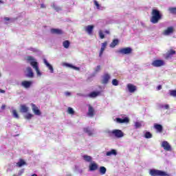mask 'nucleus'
<instances>
[{"instance_id": "9", "label": "nucleus", "mask_w": 176, "mask_h": 176, "mask_svg": "<svg viewBox=\"0 0 176 176\" xmlns=\"http://www.w3.org/2000/svg\"><path fill=\"white\" fill-rule=\"evenodd\" d=\"M126 90L129 93H135V91H137V86H135L131 83H129L126 85Z\"/></svg>"}, {"instance_id": "3", "label": "nucleus", "mask_w": 176, "mask_h": 176, "mask_svg": "<svg viewBox=\"0 0 176 176\" xmlns=\"http://www.w3.org/2000/svg\"><path fill=\"white\" fill-rule=\"evenodd\" d=\"M111 79V74L105 73L102 76L101 83L102 85H108L109 80Z\"/></svg>"}, {"instance_id": "8", "label": "nucleus", "mask_w": 176, "mask_h": 176, "mask_svg": "<svg viewBox=\"0 0 176 176\" xmlns=\"http://www.w3.org/2000/svg\"><path fill=\"white\" fill-rule=\"evenodd\" d=\"M89 171H97V170H98V164H96L94 161L90 162L89 165Z\"/></svg>"}, {"instance_id": "31", "label": "nucleus", "mask_w": 176, "mask_h": 176, "mask_svg": "<svg viewBox=\"0 0 176 176\" xmlns=\"http://www.w3.org/2000/svg\"><path fill=\"white\" fill-rule=\"evenodd\" d=\"M98 96H100V91H93L89 94V97L91 98H96V97H98Z\"/></svg>"}, {"instance_id": "23", "label": "nucleus", "mask_w": 176, "mask_h": 176, "mask_svg": "<svg viewBox=\"0 0 176 176\" xmlns=\"http://www.w3.org/2000/svg\"><path fill=\"white\" fill-rule=\"evenodd\" d=\"M16 167H23L24 166H27V162L23 159H21L18 161V162L16 164Z\"/></svg>"}, {"instance_id": "55", "label": "nucleus", "mask_w": 176, "mask_h": 176, "mask_svg": "<svg viewBox=\"0 0 176 176\" xmlns=\"http://www.w3.org/2000/svg\"><path fill=\"white\" fill-rule=\"evenodd\" d=\"M140 24H141L142 27H143L144 28H145V27H146L145 23L141 22Z\"/></svg>"}, {"instance_id": "34", "label": "nucleus", "mask_w": 176, "mask_h": 176, "mask_svg": "<svg viewBox=\"0 0 176 176\" xmlns=\"http://www.w3.org/2000/svg\"><path fill=\"white\" fill-rule=\"evenodd\" d=\"M25 119H27L28 120H30L34 118V115L31 114L30 113H28L24 116Z\"/></svg>"}, {"instance_id": "5", "label": "nucleus", "mask_w": 176, "mask_h": 176, "mask_svg": "<svg viewBox=\"0 0 176 176\" xmlns=\"http://www.w3.org/2000/svg\"><path fill=\"white\" fill-rule=\"evenodd\" d=\"M31 107L32 112L34 113V115H36V116H41L42 115V112H41L39 107L36 106L35 104L32 103Z\"/></svg>"}, {"instance_id": "42", "label": "nucleus", "mask_w": 176, "mask_h": 176, "mask_svg": "<svg viewBox=\"0 0 176 176\" xmlns=\"http://www.w3.org/2000/svg\"><path fill=\"white\" fill-rule=\"evenodd\" d=\"M144 138H152V135L150 132L146 131L144 133Z\"/></svg>"}, {"instance_id": "13", "label": "nucleus", "mask_w": 176, "mask_h": 176, "mask_svg": "<svg viewBox=\"0 0 176 176\" xmlns=\"http://www.w3.org/2000/svg\"><path fill=\"white\" fill-rule=\"evenodd\" d=\"M94 108L91 105H88L87 116L89 118H93L94 116Z\"/></svg>"}, {"instance_id": "24", "label": "nucleus", "mask_w": 176, "mask_h": 176, "mask_svg": "<svg viewBox=\"0 0 176 176\" xmlns=\"http://www.w3.org/2000/svg\"><path fill=\"white\" fill-rule=\"evenodd\" d=\"M20 111L22 113H27V112L30 111V108H28V107H27L25 104H22L21 105Z\"/></svg>"}, {"instance_id": "4", "label": "nucleus", "mask_w": 176, "mask_h": 176, "mask_svg": "<svg viewBox=\"0 0 176 176\" xmlns=\"http://www.w3.org/2000/svg\"><path fill=\"white\" fill-rule=\"evenodd\" d=\"M163 19V14L157 10H155V24H157Z\"/></svg>"}, {"instance_id": "37", "label": "nucleus", "mask_w": 176, "mask_h": 176, "mask_svg": "<svg viewBox=\"0 0 176 176\" xmlns=\"http://www.w3.org/2000/svg\"><path fill=\"white\" fill-rule=\"evenodd\" d=\"M151 23H153V24H155V9H153L152 10V16L151 19Z\"/></svg>"}, {"instance_id": "49", "label": "nucleus", "mask_w": 176, "mask_h": 176, "mask_svg": "<svg viewBox=\"0 0 176 176\" xmlns=\"http://www.w3.org/2000/svg\"><path fill=\"white\" fill-rule=\"evenodd\" d=\"M162 108H164V109H168V108H170V106L168 104H163L162 106Z\"/></svg>"}, {"instance_id": "26", "label": "nucleus", "mask_w": 176, "mask_h": 176, "mask_svg": "<svg viewBox=\"0 0 176 176\" xmlns=\"http://www.w3.org/2000/svg\"><path fill=\"white\" fill-rule=\"evenodd\" d=\"M63 65L65 67H67L68 68H72V69H75V71H79V69H80L79 67H78L76 66H74L69 63H63Z\"/></svg>"}, {"instance_id": "18", "label": "nucleus", "mask_w": 176, "mask_h": 176, "mask_svg": "<svg viewBox=\"0 0 176 176\" xmlns=\"http://www.w3.org/2000/svg\"><path fill=\"white\" fill-rule=\"evenodd\" d=\"M84 133H86L89 137L94 136V129H90V128H84Z\"/></svg>"}, {"instance_id": "54", "label": "nucleus", "mask_w": 176, "mask_h": 176, "mask_svg": "<svg viewBox=\"0 0 176 176\" xmlns=\"http://www.w3.org/2000/svg\"><path fill=\"white\" fill-rule=\"evenodd\" d=\"M30 50H31V52H36V49H35V48H30Z\"/></svg>"}, {"instance_id": "56", "label": "nucleus", "mask_w": 176, "mask_h": 176, "mask_svg": "<svg viewBox=\"0 0 176 176\" xmlns=\"http://www.w3.org/2000/svg\"><path fill=\"white\" fill-rule=\"evenodd\" d=\"M6 108V106L5 104H3L1 107V109H5Z\"/></svg>"}, {"instance_id": "12", "label": "nucleus", "mask_w": 176, "mask_h": 176, "mask_svg": "<svg viewBox=\"0 0 176 176\" xmlns=\"http://www.w3.org/2000/svg\"><path fill=\"white\" fill-rule=\"evenodd\" d=\"M43 63H44L45 65L47 67V68H48V69L50 70V72L51 74H54V69L53 68V66H52V65H50V63H49V62H47V60L43 59Z\"/></svg>"}, {"instance_id": "7", "label": "nucleus", "mask_w": 176, "mask_h": 176, "mask_svg": "<svg viewBox=\"0 0 176 176\" xmlns=\"http://www.w3.org/2000/svg\"><path fill=\"white\" fill-rule=\"evenodd\" d=\"M34 82L32 81L23 80L21 83V86L23 87V89H30Z\"/></svg>"}, {"instance_id": "40", "label": "nucleus", "mask_w": 176, "mask_h": 176, "mask_svg": "<svg viewBox=\"0 0 176 176\" xmlns=\"http://www.w3.org/2000/svg\"><path fill=\"white\" fill-rule=\"evenodd\" d=\"M169 94H170V96H171V97H176V89L170 90Z\"/></svg>"}, {"instance_id": "20", "label": "nucleus", "mask_w": 176, "mask_h": 176, "mask_svg": "<svg viewBox=\"0 0 176 176\" xmlns=\"http://www.w3.org/2000/svg\"><path fill=\"white\" fill-rule=\"evenodd\" d=\"M155 175H159V176H170L168 173L159 170H155Z\"/></svg>"}, {"instance_id": "21", "label": "nucleus", "mask_w": 176, "mask_h": 176, "mask_svg": "<svg viewBox=\"0 0 176 176\" xmlns=\"http://www.w3.org/2000/svg\"><path fill=\"white\" fill-rule=\"evenodd\" d=\"M51 33L55 34L56 35H63L64 34V32H63L60 29H51Z\"/></svg>"}, {"instance_id": "47", "label": "nucleus", "mask_w": 176, "mask_h": 176, "mask_svg": "<svg viewBox=\"0 0 176 176\" xmlns=\"http://www.w3.org/2000/svg\"><path fill=\"white\" fill-rule=\"evenodd\" d=\"M105 50L104 48H100V51L99 53V57H101L102 56V53H104V51Z\"/></svg>"}, {"instance_id": "19", "label": "nucleus", "mask_w": 176, "mask_h": 176, "mask_svg": "<svg viewBox=\"0 0 176 176\" xmlns=\"http://www.w3.org/2000/svg\"><path fill=\"white\" fill-rule=\"evenodd\" d=\"M155 129L156 130V133L159 134H162L163 133V126L159 124H155Z\"/></svg>"}, {"instance_id": "61", "label": "nucleus", "mask_w": 176, "mask_h": 176, "mask_svg": "<svg viewBox=\"0 0 176 176\" xmlns=\"http://www.w3.org/2000/svg\"><path fill=\"white\" fill-rule=\"evenodd\" d=\"M77 96H82V94H77Z\"/></svg>"}, {"instance_id": "44", "label": "nucleus", "mask_w": 176, "mask_h": 176, "mask_svg": "<svg viewBox=\"0 0 176 176\" xmlns=\"http://www.w3.org/2000/svg\"><path fill=\"white\" fill-rule=\"evenodd\" d=\"M98 34L100 39H104V38H105V36L104 35V32H102V30H99Z\"/></svg>"}, {"instance_id": "38", "label": "nucleus", "mask_w": 176, "mask_h": 176, "mask_svg": "<svg viewBox=\"0 0 176 176\" xmlns=\"http://www.w3.org/2000/svg\"><path fill=\"white\" fill-rule=\"evenodd\" d=\"M12 113L14 116V118H15V119H19V114L17 113V111H16V109H13L12 111Z\"/></svg>"}, {"instance_id": "45", "label": "nucleus", "mask_w": 176, "mask_h": 176, "mask_svg": "<svg viewBox=\"0 0 176 176\" xmlns=\"http://www.w3.org/2000/svg\"><path fill=\"white\" fill-rule=\"evenodd\" d=\"M149 174L151 176H155V169H150L149 170Z\"/></svg>"}, {"instance_id": "59", "label": "nucleus", "mask_w": 176, "mask_h": 176, "mask_svg": "<svg viewBox=\"0 0 176 176\" xmlns=\"http://www.w3.org/2000/svg\"><path fill=\"white\" fill-rule=\"evenodd\" d=\"M105 33H106V34H109V30H106V31H105Z\"/></svg>"}, {"instance_id": "27", "label": "nucleus", "mask_w": 176, "mask_h": 176, "mask_svg": "<svg viewBox=\"0 0 176 176\" xmlns=\"http://www.w3.org/2000/svg\"><path fill=\"white\" fill-rule=\"evenodd\" d=\"M112 155H114V156H116L118 155V153L116 152V150L111 149V151H107L106 153V156H112Z\"/></svg>"}, {"instance_id": "15", "label": "nucleus", "mask_w": 176, "mask_h": 176, "mask_svg": "<svg viewBox=\"0 0 176 176\" xmlns=\"http://www.w3.org/2000/svg\"><path fill=\"white\" fill-rule=\"evenodd\" d=\"M93 30H94V25H89L85 28V31L87 32L88 35H91Z\"/></svg>"}, {"instance_id": "46", "label": "nucleus", "mask_w": 176, "mask_h": 176, "mask_svg": "<svg viewBox=\"0 0 176 176\" xmlns=\"http://www.w3.org/2000/svg\"><path fill=\"white\" fill-rule=\"evenodd\" d=\"M106 133L107 134H109V135H113V130L111 131V130H107Z\"/></svg>"}, {"instance_id": "58", "label": "nucleus", "mask_w": 176, "mask_h": 176, "mask_svg": "<svg viewBox=\"0 0 176 176\" xmlns=\"http://www.w3.org/2000/svg\"><path fill=\"white\" fill-rule=\"evenodd\" d=\"M0 93H5V90H3V89H0Z\"/></svg>"}, {"instance_id": "14", "label": "nucleus", "mask_w": 176, "mask_h": 176, "mask_svg": "<svg viewBox=\"0 0 176 176\" xmlns=\"http://www.w3.org/2000/svg\"><path fill=\"white\" fill-rule=\"evenodd\" d=\"M162 146L164 148V151H171V146L167 141H164L162 143Z\"/></svg>"}, {"instance_id": "11", "label": "nucleus", "mask_w": 176, "mask_h": 176, "mask_svg": "<svg viewBox=\"0 0 176 176\" xmlns=\"http://www.w3.org/2000/svg\"><path fill=\"white\" fill-rule=\"evenodd\" d=\"M114 122H116V123H129L130 120L127 117H124V118H116L114 119Z\"/></svg>"}, {"instance_id": "17", "label": "nucleus", "mask_w": 176, "mask_h": 176, "mask_svg": "<svg viewBox=\"0 0 176 176\" xmlns=\"http://www.w3.org/2000/svg\"><path fill=\"white\" fill-rule=\"evenodd\" d=\"M174 54H175V51L170 50L168 51L166 54H165L164 57L166 60H168V58H171Z\"/></svg>"}, {"instance_id": "62", "label": "nucleus", "mask_w": 176, "mask_h": 176, "mask_svg": "<svg viewBox=\"0 0 176 176\" xmlns=\"http://www.w3.org/2000/svg\"><path fill=\"white\" fill-rule=\"evenodd\" d=\"M0 3H3L2 1L0 0Z\"/></svg>"}, {"instance_id": "50", "label": "nucleus", "mask_w": 176, "mask_h": 176, "mask_svg": "<svg viewBox=\"0 0 176 176\" xmlns=\"http://www.w3.org/2000/svg\"><path fill=\"white\" fill-rule=\"evenodd\" d=\"M23 173H24V169H21V170H20L19 171L18 175H19V176H21V175H22Z\"/></svg>"}, {"instance_id": "32", "label": "nucleus", "mask_w": 176, "mask_h": 176, "mask_svg": "<svg viewBox=\"0 0 176 176\" xmlns=\"http://www.w3.org/2000/svg\"><path fill=\"white\" fill-rule=\"evenodd\" d=\"M69 45H71V42H69V41L68 40H66L63 42V47H65V49H69Z\"/></svg>"}, {"instance_id": "43", "label": "nucleus", "mask_w": 176, "mask_h": 176, "mask_svg": "<svg viewBox=\"0 0 176 176\" xmlns=\"http://www.w3.org/2000/svg\"><path fill=\"white\" fill-rule=\"evenodd\" d=\"M169 12H170V13H172L173 14H176V8H170Z\"/></svg>"}, {"instance_id": "33", "label": "nucleus", "mask_w": 176, "mask_h": 176, "mask_svg": "<svg viewBox=\"0 0 176 176\" xmlns=\"http://www.w3.org/2000/svg\"><path fill=\"white\" fill-rule=\"evenodd\" d=\"M94 4L95 5L96 9H98V10H102V9H104V8L101 6L100 3H98V1L96 0L94 1Z\"/></svg>"}, {"instance_id": "36", "label": "nucleus", "mask_w": 176, "mask_h": 176, "mask_svg": "<svg viewBox=\"0 0 176 176\" xmlns=\"http://www.w3.org/2000/svg\"><path fill=\"white\" fill-rule=\"evenodd\" d=\"M67 113H69V115H75V111L74 110L73 108L68 107L67 108Z\"/></svg>"}, {"instance_id": "1", "label": "nucleus", "mask_w": 176, "mask_h": 176, "mask_svg": "<svg viewBox=\"0 0 176 176\" xmlns=\"http://www.w3.org/2000/svg\"><path fill=\"white\" fill-rule=\"evenodd\" d=\"M25 60L28 64L32 67L33 69L36 71V74L37 76L41 77L42 76V73L41 72V70L39 69V63H38V61L36 59L34 58V56H28L25 58Z\"/></svg>"}, {"instance_id": "2", "label": "nucleus", "mask_w": 176, "mask_h": 176, "mask_svg": "<svg viewBox=\"0 0 176 176\" xmlns=\"http://www.w3.org/2000/svg\"><path fill=\"white\" fill-rule=\"evenodd\" d=\"M133 50L131 49V47H127L120 49L117 51V53H118V54H131Z\"/></svg>"}, {"instance_id": "6", "label": "nucleus", "mask_w": 176, "mask_h": 176, "mask_svg": "<svg viewBox=\"0 0 176 176\" xmlns=\"http://www.w3.org/2000/svg\"><path fill=\"white\" fill-rule=\"evenodd\" d=\"M113 135L116 138H122L124 136V134L120 129H114L113 130Z\"/></svg>"}, {"instance_id": "48", "label": "nucleus", "mask_w": 176, "mask_h": 176, "mask_svg": "<svg viewBox=\"0 0 176 176\" xmlns=\"http://www.w3.org/2000/svg\"><path fill=\"white\" fill-rule=\"evenodd\" d=\"M107 42L102 43L101 48L102 49H106L107 48Z\"/></svg>"}, {"instance_id": "29", "label": "nucleus", "mask_w": 176, "mask_h": 176, "mask_svg": "<svg viewBox=\"0 0 176 176\" xmlns=\"http://www.w3.org/2000/svg\"><path fill=\"white\" fill-rule=\"evenodd\" d=\"M51 6L53 9L56 10V12H60V10H63V8L58 6L54 3H53Z\"/></svg>"}, {"instance_id": "39", "label": "nucleus", "mask_w": 176, "mask_h": 176, "mask_svg": "<svg viewBox=\"0 0 176 176\" xmlns=\"http://www.w3.org/2000/svg\"><path fill=\"white\" fill-rule=\"evenodd\" d=\"M111 84L113 86H119V80L117 79H113L111 81Z\"/></svg>"}, {"instance_id": "57", "label": "nucleus", "mask_w": 176, "mask_h": 176, "mask_svg": "<svg viewBox=\"0 0 176 176\" xmlns=\"http://www.w3.org/2000/svg\"><path fill=\"white\" fill-rule=\"evenodd\" d=\"M6 21H9L10 19L8 17L5 18Z\"/></svg>"}, {"instance_id": "30", "label": "nucleus", "mask_w": 176, "mask_h": 176, "mask_svg": "<svg viewBox=\"0 0 176 176\" xmlns=\"http://www.w3.org/2000/svg\"><path fill=\"white\" fill-rule=\"evenodd\" d=\"M99 173L101 175H105L107 173V168L104 166H100L99 168Z\"/></svg>"}, {"instance_id": "41", "label": "nucleus", "mask_w": 176, "mask_h": 176, "mask_svg": "<svg viewBox=\"0 0 176 176\" xmlns=\"http://www.w3.org/2000/svg\"><path fill=\"white\" fill-rule=\"evenodd\" d=\"M100 71H101V65H98L97 67H95L94 69L95 74H98Z\"/></svg>"}, {"instance_id": "35", "label": "nucleus", "mask_w": 176, "mask_h": 176, "mask_svg": "<svg viewBox=\"0 0 176 176\" xmlns=\"http://www.w3.org/2000/svg\"><path fill=\"white\" fill-rule=\"evenodd\" d=\"M118 43H119V41L118 39L113 40V42L110 44V47H115V46L118 45Z\"/></svg>"}, {"instance_id": "52", "label": "nucleus", "mask_w": 176, "mask_h": 176, "mask_svg": "<svg viewBox=\"0 0 176 176\" xmlns=\"http://www.w3.org/2000/svg\"><path fill=\"white\" fill-rule=\"evenodd\" d=\"M156 89H157V91L162 90V85H158Z\"/></svg>"}, {"instance_id": "28", "label": "nucleus", "mask_w": 176, "mask_h": 176, "mask_svg": "<svg viewBox=\"0 0 176 176\" xmlns=\"http://www.w3.org/2000/svg\"><path fill=\"white\" fill-rule=\"evenodd\" d=\"M143 126H144V122H142V121L135 122V129H141V127H142Z\"/></svg>"}, {"instance_id": "53", "label": "nucleus", "mask_w": 176, "mask_h": 176, "mask_svg": "<svg viewBox=\"0 0 176 176\" xmlns=\"http://www.w3.org/2000/svg\"><path fill=\"white\" fill-rule=\"evenodd\" d=\"M41 9H45V8H46V6H45V4H41Z\"/></svg>"}, {"instance_id": "51", "label": "nucleus", "mask_w": 176, "mask_h": 176, "mask_svg": "<svg viewBox=\"0 0 176 176\" xmlns=\"http://www.w3.org/2000/svg\"><path fill=\"white\" fill-rule=\"evenodd\" d=\"M65 96H66V97H70L71 92H69V91L65 92Z\"/></svg>"}, {"instance_id": "16", "label": "nucleus", "mask_w": 176, "mask_h": 176, "mask_svg": "<svg viewBox=\"0 0 176 176\" xmlns=\"http://www.w3.org/2000/svg\"><path fill=\"white\" fill-rule=\"evenodd\" d=\"M173 32H174V28L169 27L164 31L163 34L168 36V35H171V34H173Z\"/></svg>"}, {"instance_id": "63", "label": "nucleus", "mask_w": 176, "mask_h": 176, "mask_svg": "<svg viewBox=\"0 0 176 176\" xmlns=\"http://www.w3.org/2000/svg\"><path fill=\"white\" fill-rule=\"evenodd\" d=\"M1 75L0 74V78H1Z\"/></svg>"}, {"instance_id": "60", "label": "nucleus", "mask_w": 176, "mask_h": 176, "mask_svg": "<svg viewBox=\"0 0 176 176\" xmlns=\"http://www.w3.org/2000/svg\"><path fill=\"white\" fill-rule=\"evenodd\" d=\"M152 65H155V61H153Z\"/></svg>"}, {"instance_id": "25", "label": "nucleus", "mask_w": 176, "mask_h": 176, "mask_svg": "<svg viewBox=\"0 0 176 176\" xmlns=\"http://www.w3.org/2000/svg\"><path fill=\"white\" fill-rule=\"evenodd\" d=\"M82 159L83 160H85V162H87V163H91V162H93V157L87 155H83Z\"/></svg>"}, {"instance_id": "10", "label": "nucleus", "mask_w": 176, "mask_h": 176, "mask_svg": "<svg viewBox=\"0 0 176 176\" xmlns=\"http://www.w3.org/2000/svg\"><path fill=\"white\" fill-rule=\"evenodd\" d=\"M25 74H26L25 76L27 78H34V72H32V68H31L30 67H28L26 68Z\"/></svg>"}, {"instance_id": "22", "label": "nucleus", "mask_w": 176, "mask_h": 176, "mask_svg": "<svg viewBox=\"0 0 176 176\" xmlns=\"http://www.w3.org/2000/svg\"><path fill=\"white\" fill-rule=\"evenodd\" d=\"M166 63L163 60H155V67H163Z\"/></svg>"}]
</instances>
